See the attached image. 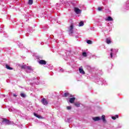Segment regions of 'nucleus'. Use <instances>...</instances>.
I'll use <instances>...</instances> for the list:
<instances>
[{
  "label": "nucleus",
  "mask_w": 129,
  "mask_h": 129,
  "mask_svg": "<svg viewBox=\"0 0 129 129\" xmlns=\"http://www.w3.org/2000/svg\"><path fill=\"white\" fill-rule=\"evenodd\" d=\"M41 103L43 105H47L48 104V101H47V99L45 98H43L41 100Z\"/></svg>",
  "instance_id": "f257e3e1"
},
{
  "label": "nucleus",
  "mask_w": 129,
  "mask_h": 129,
  "mask_svg": "<svg viewBox=\"0 0 129 129\" xmlns=\"http://www.w3.org/2000/svg\"><path fill=\"white\" fill-rule=\"evenodd\" d=\"M73 96H74L68 92L64 93L63 94V97H73Z\"/></svg>",
  "instance_id": "f03ea898"
},
{
  "label": "nucleus",
  "mask_w": 129,
  "mask_h": 129,
  "mask_svg": "<svg viewBox=\"0 0 129 129\" xmlns=\"http://www.w3.org/2000/svg\"><path fill=\"white\" fill-rule=\"evenodd\" d=\"M38 63L40 65H46L47 64V61L45 60L41 59L38 61Z\"/></svg>",
  "instance_id": "7ed1b4c3"
},
{
  "label": "nucleus",
  "mask_w": 129,
  "mask_h": 129,
  "mask_svg": "<svg viewBox=\"0 0 129 129\" xmlns=\"http://www.w3.org/2000/svg\"><path fill=\"white\" fill-rule=\"evenodd\" d=\"M74 11L75 12V13H76L77 14V15H79V14H80V13H81V10H80V9H79L78 8L75 7L74 9Z\"/></svg>",
  "instance_id": "20e7f679"
},
{
  "label": "nucleus",
  "mask_w": 129,
  "mask_h": 129,
  "mask_svg": "<svg viewBox=\"0 0 129 129\" xmlns=\"http://www.w3.org/2000/svg\"><path fill=\"white\" fill-rule=\"evenodd\" d=\"M73 29H74V26L73 24H72L70 26V29L69 30V32L70 33V34H73Z\"/></svg>",
  "instance_id": "39448f33"
},
{
  "label": "nucleus",
  "mask_w": 129,
  "mask_h": 129,
  "mask_svg": "<svg viewBox=\"0 0 129 129\" xmlns=\"http://www.w3.org/2000/svg\"><path fill=\"white\" fill-rule=\"evenodd\" d=\"M79 71L80 73H81L82 74H85V72L83 70L82 67H81V68L79 69Z\"/></svg>",
  "instance_id": "423d86ee"
},
{
  "label": "nucleus",
  "mask_w": 129,
  "mask_h": 129,
  "mask_svg": "<svg viewBox=\"0 0 129 129\" xmlns=\"http://www.w3.org/2000/svg\"><path fill=\"white\" fill-rule=\"evenodd\" d=\"M75 99H76L75 97L71 98H70L69 102L70 103H74V101H75Z\"/></svg>",
  "instance_id": "0eeeda50"
},
{
  "label": "nucleus",
  "mask_w": 129,
  "mask_h": 129,
  "mask_svg": "<svg viewBox=\"0 0 129 129\" xmlns=\"http://www.w3.org/2000/svg\"><path fill=\"white\" fill-rule=\"evenodd\" d=\"M2 122H6V123H10V121L7 118H3Z\"/></svg>",
  "instance_id": "6e6552de"
},
{
  "label": "nucleus",
  "mask_w": 129,
  "mask_h": 129,
  "mask_svg": "<svg viewBox=\"0 0 129 129\" xmlns=\"http://www.w3.org/2000/svg\"><path fill=\"white\" fill-rule=\"evenodd\" d=\"M105 21H107L108 22L113 21V19L111 18V17L109 16L107 19H105Z\"/></svg>",
  "instance_id": "1a4fd4ad"
},
{
  "label": "nucleus",
  "mask_w": 129,
  "mask_h": 129,
  "mask_svg": "<svg viewBox=\"0 0 129 129\" xmlns=\"http://www.w3.org/2000/svg\"><path fill=\"white\" fill-rule=\"evenodd\" d=\"M102 119L103 120V122H104V123H106V119H105V115H102Z\"/></svg>",
  "instance_id": "9d476101"
},
{
  "label": "nucleus",
  "mask_w": 129,
  "mask_h": 129,
  "mask_svg": "<svg viewBox=\"0 0 129 129\" xmlns=\"http://www.w3.org/2000/svg\"><path fill=\"white\" fill-rule=\"evenodd\" d=\"M93 120H94L95 121H97L98 120H100V117H95L94 118H93Z\"/></svg>",
  "instance_id": "9b49d317"
},
{
  "label": "nucleus",
  "mask_w": 129,
  "mask_h": 129,
  "mask_svg": "<svg viewBox=\"0 0 129 129\" xmlns=\"http://www.w3.org/2000/svg\"><path fill=\"white\" fill-rule=\"evenodd\" d=\"M6 68H7V69H8V70H13V68L10 67V66H9L8 64H6Z\"/></svg>",
  "instance_id": "f8f14e48"
},
{
  "label": "nucleus",
  "mask_w": 129,
  "mask_h": 129,
  "mask_svg": "<svg viewBox=\"0 0 129 129\" xmlns=\"http://www.w3.org/2000/svg\"><path fill=\"white\" fill-rule=\"evenodd\" d=\"M106 43H107V44H110L111 43V40L108 38H106Z\"/></svg>",
  "instance_id": "ddd939ff"
},
{
  "label": "nucleus",
  "mask_w": 129,
  "mask_h": 129,
  "mask_svg": "<svg viewBox=\"0 0 129 129\" xmlns=\"http://www.w3.org/2000/svg\"><path fill=\"white\" fill-rule=\"evenodd\" d=\"M34 116H36L38 118H42V117L39 115H37V113H34Z\"/></svg>",
  "instance_id": "4468645a"
},
{
  "label": "nucleus",
  "mask_w": 129,
  "mask_h": 129,
  "mask_svg": "<svg viewBox=\"0 0 129 129\" xmlns=\"http://www.w3.org/2000/svg\"><path fill=\"white\" fill-rule=\"evenodd\" d=\"M84 25V23L83 21H81L79 23V27H83Z\"/></svg>",
  "instance_id": "2eb2a0df"
},
{
  "label": "nucleus",
  "mask_w": 129,
  "mask_h": 129,
  "mask_svg": "<svg viewBox=\"0 0 129 129\" xmlns=\"http://www.w3.org/2000/svg\"><path fill=\"white\" fill-rule=\"evenodd\" d=\"M112 119L115 120L116 118H118V115H116L115 116H112Z\"/></svg>",
  "instance_id": "dca6fc26"
},
{
  "label": "nucleus",
  "mask_w": 129,
  "mask_h": 129,
  "mask_svg": "<svg viewBox=\"0 0 129 129\" xmlns=\"http://www.w3.org/2000/svg\"><path fill=\"white\" fill-rule=\"evenodd\" d=\"M28 5L31 6V5H33V0H29L28 1Z\"/></svg>",
  "instance_id": "f3484780"
},
{
  "label": "nucleus",
  "mask_w": 129,
  "mask_h": 129,
  "mask_svg": "<svg viewBox=\"0 0 129 129\" xmlns=\"http://www.w3.org/2000/svg\"><path fill=\"white\" fill-rule=\"evenodd\" d=\"M82 55L83 57H87V53H86V52H83Z\"/></svg>",
  "instance_id": "a211bd4d"
},
{
  "label": "nucleus",
  "mask_w": 129,
  "mask_h": 129,
  "mask_svg": "<svg viewBox=\"0 0 129 129\" xmlns=\"http://www.w3.org/2000/svg\"><path fill=\"white\" fill-rule=\"evenodd\" d=\"M75 106H76L77 107H80V104L78 103H75Z\"/></svg>",
  "instance_id": "6ab92c4d"
},
{
  "label": "nucleus",
  "mask_w": 129,
  "mask_h": 129,
  "mask_svg": "<svg viewBox=\"0 0 129 129\" xmlns=\"http://www.w3.org/2000/svg\"><path fill=\"white\" fill-rule=\"evenodd\" d=\"M20 96H21V97H23V98H25V97H26V94L24 93H21L20 94Z\"/></svg>",
  "instance_id": "aec40b11"
},
{
  "label": "nucleus",
  "mask_w": 129,
  "mask_h": 129,
  "mask_svg": "<svg viewBox=\"0 0 129 129\" xmlns=\"http://www.w3.org/2000/svg\"><path fill=\"white\" fill-rule=\"evenodd\" d=\"M27 69L28 70H31V71H32L33 69H32V67H30V66H27Z\"/></svg>",
  "instance_id": "412c9836"
},
{
  "label": "nucleus",
  "mask_w": 129,
  "mask_h": 129,
  "mask_svg": "<svg viewBox=\"0 0 129 129\" xmlns=\"http://www.w3.org/2000/svg\"><path fill=\"white\" fill-rule=\"evenodd\" d=\"M87 44H92V41L91 40H87Z\"/></svg>",
  "instance_id": "4be33fe9"
},
{
  "label": "nucleus",
  "mask_w": 129,
  "mask_h": 129,
  "mask_svg": "<svg viewBox=\"0 0 129 129\" xmlns=\"http://www.w3.org/2000/svg\"><path fill=\"white\" fill-rule=\"evenodd\" d=\"M71 108H72V107L71 106H67V109H68V110H70V109H71Z\"/></svg>",
  "instance_id": "5701e85b"
},
{
  "label": "nucleus",
  "mask_w": 129,
  "mask_h": 129,
  "mask_svg": "<svg viewBox=\"0 0 129 129\" xmlns=\"http://www.w3.org/2000/svg\"><path fill=\"white\" fill-rule=\"evenodd\" d=\"M21 69H26V66H22Z\"/></svg>",
  "instance_id": "b1692460"
},
{
  "label": "nucleus",
  "mask_w": 129,
  "mask_h": 129,
  "mask_svg": "<svg viewBox=\"0 0 129 129\" xmlns=\"http://www.w3.org/2000/svg\"><path fill=\"white\" fill-rule=\"evenodd\" d=\"M102 9L101 7H98V11H101Z\"/></svg>",
  "instance_id": "393cba45"
},
{
  "label": "nucleus",
  "mask_w": 129,
  "mask_h": 129,
  "mask_svg": "<svg viewBox=\"0 0 129 129\" xmlns=\"http://www.w3.org/2000/svg\"><path fill=\"white\" fill-rule=\"evenodd\" d=\"M110 56H111V58H112V57H113L112 52L110 53Z\"/></svg>",
  "instance_id": "a878e982"
},
{
  "label": "nucleus",
  "mask_w": 129,
  "mask_h": 129,
  "mask_svg": "<svg viewBox=\"0 0 129 129\" xmlns=\"http://www.w3.org/2000/svg\"><path fill=\"white\" fill-rule=\"evenodd\" d=\"M113 50V49L112 48H111V49H110L111 52H112Z\"/></svg>",
  "instance_id": "bb28decb"
},
{
  "label": "nucleus",
  "mask_w": 129,
  "mask_h": 129,
  "mask_svg": "<svg viewBox=\"0 0 129 129\" xmlns=\"http://www.w3.org/2000/svg\"><path fill=\"white\" fill-rule=\"evenodd\" d=\"M13 96L16 97V96H17V95L14 94V95H13Z\"/></svg>",
  "instance_id": "cd10ccee"
}]
</instances>
